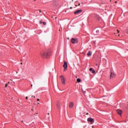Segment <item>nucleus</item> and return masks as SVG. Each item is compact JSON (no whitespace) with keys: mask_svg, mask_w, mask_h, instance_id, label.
<instances>
[{"mask_svg":"<svg viewBox=\"0 0 128 128\" xmlns=\"http://www.w3.org/2000/svg\"><path fill=\"white\" fill-rule=\"evenodd\" d=\"M50 56V52H40V56L42 58H46Z\"/></svg>","mask_w":128,"mask_h":128,"instance_id":"f257e3e1","label":"nucleus"},{"mask_svg":"<svg viewBox=\"0 0 128 128\" xmlns=\"http://www.w3.org/2000/svg\"><path fill=\"white\" fill-rule=\"evenodd\" d=\"M60 78L62 84H66V82H66V79L64 78V76H60Z\"/></svg>","mask_w":128,"mask_h":128,"instance_id":"f03ea898","label":"nucleus"},{"mask_svg":"<svg viewBox=\"0 0 128 128\" xmlns=\"http://www.w3.org/2000/svg\"><path fill=\"white\" fill-rule=\"evenodd\" d=\"M88 121L90 122V124H94V118H88Z\"/></svg>","mask_w":128,"mask_h":128,"instance_id":"7ed1b4c3","label":"nucleus"},{"mask_svg":"<svg viewBox=\"0 0 128 128\" xmlns=\"http://www.w3.org/2000/svg\"><path fill=\"white\" fill-rule=\"evenodd\" d=\"M71 42H72V44H78V39L72 38V39L71 40Z\"/></svg>","mask_w":128,"mask_h":128,"instance_id":"20e7f679","label":"nucleus"},{"mask_svg":"<svg viewBox=\"0 0 128 128\" xmlns=\"http://www.w3.org/2000/svg\"><path fill=\"white\" fill-rule=\"evenodd\" d=\"M63 68H64V70H66L68 68V63L66 62H64Z\"/></svg>","mask_w":128,"mask_h":128,"instance_id":"39448f33","label":"nucleus"},{"mask_svg":"<svg viewBox=\"0 0 128 128\" xmlns=\"http://www.w3.org/2000/svg\"><path fill=\"white\" fill-rule=\"evenodd\" d=\"M82 10H77L75 12H74V14H82Z\"/></svg>","mask_w":128,"mask_h":128,"instance_id":"423d86ee","label":"nucleus"},{"mask_svg":"<svg viewBox=\"0 0 128 128\" xmlns=\"http://www.w3.org/2000/svg\"><path fill=\"white\" fill-rule=\"evenodd\" d=\"M116 112L117 114H120V116H121L122 114V111L120 109L117 110Z\"/></svg>","mask_w":128,"mask_h":128,"instance_id":"0eeeda50","label":"nucleus"},{"mask_svg":"<svg viewBox=\"0 0 128 128\" xmlns=\"http://www.w3.org/2000/svg\"><path fill=\"white\" fill-rule=\"evenodd\" d=\"M116 76V74L114 72H110V78H114Z\"/></svg>","mask_w":128,"mask_h":128,"instance_id":"6e6552de","label":"nucleus"},{"mask_svg":"<svg viewBox=\"0 0 128 128\" xmlns=\"http://www.w3.org/2000/svg\"><path fill=\"white\" fill-rule=\"evenodd\" d=\"M72 106H74V102H70L69 103V108H72Z\"/></svg>","mask_w":128,"mask_h":128,"instance_id":"1a4fd4ad","label":"nucleus"},{"mask_svg":"<svg viewBox=\"0 0 128 128\" xmlns=\"http://www.w3.org/2000/svg\"><path fill=\"white\" fill-rule=\"evenodd\" d=\"M92 51H88V53L87 54L88 56H92Z\"/></svg>","mask_w":128,"mask_h":128,"instance_id":"9d476101","label":"nucleus"},{"mask_svg":"<svg viewBox=\"0 0 128 128\" xmlns=\"http://www.w3.org/2000/svg\"><path fill=\"white\" fill-rule=\"evenodd\" d=\"M76 82H81L80 78H77Z\"/></svg>","mask_w":128,"mask_h":128,"instance_id":"9b49d317","label":"nucleus"},{"mask_svg":"<svg viewBox=\"0 0 128 128\" xmlns=\"http://www.w3.org/2000/svg\"><path fill=\"white\" fill-rule=\"evenodd\" d=\"M96 34H96V35H98V34H100V31L98 30H97L96 31Z\"/></svg>","mask_w":128,"mask_h":128,"instance_id":"f8f14e48","label":"nucleus"},{"mask_svg":"<svg viewBox=\"0 0 128 128\" xmlns=\"http://www.w3.org/2000/svg\"><path fill=\"white\" fill-rule=\"evenodd\" d=\"M42 24H43L44 26H46V22H43Z\"/></svg>","mask_w":128,"mask_h":128,"instance_id":"ddd939ff","label":"nucleus"},{"mask_svg":"<svg viewBox=\"0 0 128 128\" xmlns=\"http://www.w3.org/2000/svg\"><path fill=\"white\" fill-rule=\"evenodd\" d=\"M89 70L90 71V72H92V68H90V69H89Z\"/></svg>","mask_w":128,"mask_h":128,"instance_id":"4468645a","label":"nucleus"},{"mask_svg":"<svg viewBox=\"0 0 128 128\" xmlns=\"http://www.w3.org/2000/svg\"><path fill=\"white\" fill-rule=\"evenodd\" d=\"M95 72H96V70H93L92 71V74H94Z\"/></svg>","mask_w":128,"mask_h":128,"instance_id":"2eb2a0df","label":"nucleus"},{"mask_svg":"<svg viewBox=\"0 0 128 128\" xmlns=\"http://www.w3.org/2000/svg\"><path fill=\"white\" fill-rule=\"evenodd\" d=\"M8 86V84H5V88H6Z\"/></svg>","mask_w":128,"mask_h":128,"instance_id":"dca6fc26","label":"nucleus"},{"mask_svg":"<svg viewBox=\"0 0 128 128\" xmlns=\"http://www.w3.org/2000/svg\"><path fill=\"white\" fill-rule=\"evenodd\" d=\"M40 24H42V21H40Z\"/></svg>","mask_w":128,"mask_h":128,"instance_id":"f3484780","label":"nucleus"},{"mask_svg":"<svg viewBox=\"0 0 128 128\" xmlns=\"http://www.w3.org/2000/svg\"><path fill=\"white\" fill-rule=\"evenodd\" d=\"M26 100H28V96H26Z\"/></svg>","mask_w":128,"mask_h":128,"instance_id":"a211bd4d","label":"nucleus"},{"mask_svg":"<svg viewBox=\"0 0 128 128\" xmlns=\"http://www.w3.org/2000/svg\"><path fill=\"white\" fill-rule=\"evenodd\" d=\"M78 6H80V3H79Z\"/></svg>","mask_w":128,"mask_h":128,"instance_id":"6ab92c4d","label":"nucleus"},{"mask_svg":"<svg viewBox=\"0 0 128 128\" xmlns=\"http://www.w3.org/2000/svg\"><path fill=\"white\" fill-rule=\"evenodd\" d=\"M57 106L58 108L60 106H58V104H57Z\"/></svg>","mask_w":128,"mask_h":128,"instance_id":"aec40b11","label":"nucleus"},{"mask_svg":"<svg viewBox=\"0 0 128 128\" xmlns=\"http://www.w3.org/2000/svg\"><path fill=\"white\" fill-rule=\"evenodd\" d=\"M117 32H120V31H118V30H117Z\"/></svg>","mask_w":128,"mask_h":128,"instance_id":"412c9836","label":"nucleus"},{"mask_svg":"<svg viewBox=\"0 0 128 128\" xmlns=\"http://www.w3.org/2000/svg\"><path fill=\"white\" fill-rule=\"evenodd\" d=\"M117 32H120V31H118V30H117Z\"/></svg>","mask_w":128,"mask_h":128,"instance_id":"4be33fe9","label":"nucleus"},{"mask_svg":"<svg viewBox=\"0 0 128 128\" xmlns=\"http://www.w3.org/2000/svg\"><path fill=\"white\" fill-rule=\"evenodd\" d=\"M37 100H38H38H40V99H38H38H37Z\"/></svg>","mask_w":128,"mask_h":128,"instance_id":"5701e85b","label":"nucleus"},{"mask_svg":"<svg viewBox=\"0 0 128 128\" xmlns=\"http://www.w3.org/2000/svg\"><path fill=\"white\" fill-rule=\"evenodd\" d=\"M70 8L72 10V7H70Z\"/></svg>","mask_w":128,"mask_h":128,"instance_id":"b1692460","label":"nucleus"},{"mask_svg":"<svg viewBox=\"0 0 128 128\" xmlns=\"http://www.w3.org/2000/svg\"><path fill=\"white\" fill-rule=\"evenodd\" d=\"M20 64H22V62H21V63H20Z\"/></svg>","mask_w":128,"mask_h":128,"instance_id":"393cba45","label":"nucleus"},{"mask_svg":"<svg viewBox=\"0 0 128 128\" xmlns=\"http://www.w3.org/2000/svg\"><path fill=\"white\" fill-rule=\"evenodd\" d=\"M32 88V84L31 85Z\"/></svg>","mask_w":128,"mask_h":128,"instance_id":"a878e982","label":"nucleus"},{"mask_svg":"<svg viewBox=\"0 0 128 128\" xmlns=\"http://www.w3.org/2000/svg\"><path fill=\"white\" fill-rule=\"evenodd\" d=\"M34 98H36V96H34Z\"/></svg>","mask_w":128,"mask_h":128,"instance_id":"bb28decb","label":"nucleus"},{"mask_svg":"<svg viewBox=\"0 0 128 128\" xmlns=\"http://www.w3.org/2000/svg\"><path fill=\"white\" fill-rule=\"evenodd\" d=\"M86 114H87V115L88 114V113H87Z\"/></svg>","mask_w":128,"mask_h":128,"instance_id":"cd10ccee","label":"nucleus"},{"mask_svg":"<svg viewBox=\"0 0 128 128\" xmlns=\"http://www.w3.org/2000/svg\"><path fill=\"white\" fill-rule=\"evenodd\" d=\"M115 2H116H116H116V1Z\"/></svg>","mask_w":128,"mask_h":128,"instance_id":"c85d7f7f","label":"nucleus"},{"mask_svg":"<svg viewBox=\"0 0 128 128\" xmlns=\"http://www.w3.org/2000/svg\"><path fill=\"white\" fill-rule=\"evenodd\" d=\"M38 104H40V103L38 102Z\"/></svg>","mask_w":128,"mask_h":128,"instance_id":"c756f323","label":"nucleus"},{"mask_svg":"<svg viewBox=\"0 0 128 128\" xmlns=\"http://www.w3.org/2000/svg\"><path fill=\"white\" fill-rule=\"evenodd\" d=\"M34 0V2H36V0Z\"/></svg>","mask_w":128,"mask_h":128,"instance_id":"7c9ffc66","label":"nucleus"},{"mask_svg":"<svg viewBox=\"0 0 128 128\" xmlns=\"http://www.w3.org/2000/svg\"><path fill=\"white\" fill-rule=\"evenodd\" d=\"M72 2H74V0H72Z\"/></svg>","mask_w":128,"mask_h":128,"instance_id":"2f4dec72","label":"nucleus"},{"mask_svg":"<svg viewBox=\"0 0 128 128\" xmlns=\"http://www.w3.org/2000/svg\"><path fill=\"white\" fill-rule=\"evenodd\" d=\"M96 66H98V64H96Z\"/></svg>","mask_w":128,"mask_h":128,"instance_id":"473e14b6","label":"nucleus"},{"mask_svg":"<svg viewBox=\"0 0 128 128\" xmlns=\"http://www.w3.org/2000/svg\"><path fill=\"white\" fill-rule=\"evenodd\" d=\"M8 84H10V82H8Z\"/></svg>","mask_w":128,"mask_h":128,"instance_id":"72a5a7b5","label":"nucleus"},{"mask_svg":"<svg viewBox=\"0 0 128 128\" xmlns=\"http://www.w3.org/2000/svg\"><path fill=\"white\" fill-rule=\"evenodd\" d=\"M48 114H50V113H48Z\"/></svg>","mask_w":128,"mask_h":128,"instance_id":"f704fd0d","label":"nucleus"}]
</instances>
